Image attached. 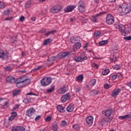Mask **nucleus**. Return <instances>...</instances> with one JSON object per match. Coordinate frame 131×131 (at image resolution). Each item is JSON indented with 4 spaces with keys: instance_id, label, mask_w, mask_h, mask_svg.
I'll return each mask as SVG.
<instances>
[{
    "instance_id": "nucleus-6",
    "label": "nucleus",
    "mask_w": 131,
    "mask_h": 131,
    "mask_svg": "<svg viewBox=\"0 0 131 131\" xmlns=\"http://www.w3.org/2000/svg\"><path fill=\"white\" fill-rule=\"evenodd\" d=\"M35 113V110L33 107H31L28 109L26 111V115L28 116V117H32L33 116V114Z\"/></svg>"
},
{
    "instance_id": "nucleus-28",
    "label": "nucleus",
    "mask_w": 131,
    "mask_h": 131,
    "mask_svg": "<svg viewBox=\"0 0 131 131\" xmlns=\"http://www.w3.org/2000/svg\"><path fill=\"white\" fill-rule=\"evenodd\" d=\"M98 94H99V91L96 90H93L90 92L91 96H97Z\"/></svg>"
},
{
    "instance_id": "nucleus-39",
    "label": "nucleus",
    "mask_w": 131,
    "mask_h": 131,
    "mask_svg": "<svg viewBox=\"0 0 131 131\" xmlns=\"http://www.w3.org/2000/svg\"><path fill=\"white\" fill-rule=\"evenodd\" d=\"M81 90V88L79 86L76 87L75 88V91L77 94L79 93V92H80Z\"/></svg>"
},
{
    "instance_id": "nucleus-26",
    "label": "nucleus",
    "mask_w": 131,
    "mask_h": 131,
    "mask_svg": "<svg viewBox=\"0 0 131 131\" xmlns=\"http://www.w3.org/2000/svg\"><path fill=\"white\" fill-rule=\"evenodd\" d=\"M57 32V31L56 30H52V31H50V32L47 33L45 34L46 36H49L51 35H54L55 34V33H56Z\"/></svg>"
},
{
    "instance_id": "nucleus-12",
    "label": "nucleus",
    "mask_w": 131,
    "mask_h": 131,
    "mask_svg": "<svg viewBox=\"0 0 131 131\" xmlns=\"http://www.w3.org/2000/svg\"><path fill=\"white\" fill-rule=\"evenodd\" d=\"M112 112H113V111L111 108L106 111H103L102 113L104 116H106V117H109V116H111V114H112Z\"/></svg>"
},
{
    "instance_id": "nucleus-17",
    "label": "nucleus",
    "mask_w": 131,
    "mask_h": 131,
    "mask_svg": "<svg viewBox=\"0 0 131 131\" xmlns=\"http://www.w3.org/2000/svg\"><path fill=\"white\" fill-rule=\"evenodd\" d=\"M6 81L11 83H14L16 82V78L12 76H9L6 78Z\"/></svg>"
},
{
    "instance_id": "nucleus-56",
    "label": "nucleus",
    "mask_w": 131,
    "mask_h": 131,
    "mask_svg": "<svg viewBox=\"0 0 131 131\" xmlns=\"http://www.w3.org/2000/svg\"><path fill=\"white\" fill-rule=\"evenodd\" d=\"M116 60H117V57H116V56L114 57L113 58H111V61H112V62H116Z\"/></svg>"
},
{
    "instance_id": "nucleus-46",
    "label": "nucleus",
    "mask_w": 131,
    "mask_h": 131,
    "mask_svg": "<svg viewBox=\"0 0 131 131\" xmlns=\"http://www.w3.org/2000/svg\"><path fill=\"white\" fill-rule=\"evenodd\" d=\"M114 69H115V70H119V69H120V67L118 64H116V66L114 68Z\"/></svg>"
},
{
    "instance_id": "nucleus-35",
    "label": "nucleus",
    "mask_w": 131,
    "mask_h": 131,
    "mask_svg": "<svg viewBox=\"0 0 131 131\" xmlns=\"http://www.w3.org/2000/svg\"><path fill=\"white\" fill-rule=\"evenodd\" d=\"M108 43V40H103L99 42V46H104V45H107Z\"/></svg>"
},
{
    "instance_id": "nucleus-37",
    "label": "nucleus",
    "mask_w": 131,
    "mask_h": 131,
    "mask_svg": "<svg viewBox=\"0 0 131 131\" xmlns=\"http://www.w3.org/2000/svg\"><path fill=\"white\" fill-rule=\"evenodd\" d=\"M17 131H25V128L23 126H17Z\"/></svg>"
},
{
    "instance_id": "nucleus-15",
    "label": "nucleus",
    "mask_w": 131,
    "mask_h": 131,
    "mask_svg": "<svg viewBox=\"0 0 131 131\" xmlns=\"http://www.w3.org/2000/svg\"><path fill=\"white\" fill-rule=\"evenodd\" d=\"M93 120L94 118L92 116H89L86 118V122L89 126H92V125H93Z\"/></svg>"
},
{
    "instance_id": "nucleus-32",
    "label": "nucleus",
    "mask_w": 131,
    "mask_h": 131,
    "mask_svg": "<svg viewBox=\"0 0 131 131\" xmlns=\"http://www.w3.org/2000/svg\"><path fill=\"white\" fill-rule=\"evenodd\" d=\"M51 42H52V41H51V39L48 38L44 40L43 44L44 46H47V45H48V43H51Z\"/></svg>"
},
{
    "instance_id": "nucleus-50",
    "label": "nucleus",
    "mask_w": 131,
    "mask_h": 131,
    "mask_svg": "<svg viewBox=\"0 0 131 131\" xmlns=\"http://www.w3.org/2000/svg\"><path fill=\"white\" fill-rule=\"evenodd\" d=\"M27 95H28V96H38L37 94H34L32 92L27 93Z\"/></svg>"
},
{
    "instance_id": "nucleus-54",
    "label": "nucleus",
    "mask_w": 131,
    "mask_h": 131,
    "mask_svg": "<svg viewBox=\"0 0 131 131\" xmlns=\"http://www.w3.org/2000/svg\"><path fill=\"white\" fill-rule=\"evenodd\" d=\"M51 119H52V117H51V116H49L46 119V121L47 122H49V121H51Z\"/></svg>"
},
{
    "instance_id": "nucleus-7",
    "label": "nucleus",
    "mask_w": 131,
    "mask_h": 131,
    "mask_svg": "<svg viewBox=\"0 0 131 131\" xmlns=\"http://www.w3.org/2000/svg\"><path fill=\"white\" fill-rule=\"evenodd\" d=\"M119 9H121L122 11V13L123 15H126V14H128L131 12L130 10L127 7V6L125 8L123 7V6L120 5L119 6Z\"/></svg>"
},
{
    "instance_id": "nucleus-5",
    "label": "nucleus",
    "mask_w": 131,
    "mask_h": 131,
    "mask_svg": "<svg viewBox=\"0 0 131 131\" xmlns=\"http://www.w3.org/2000/svg\"><path fill=\"white\" fill-rule=\"evenodd\" d=\"M114 17L112 14H108L106 17V22L108 25H111L114 23Z\"/></svg>"
},
{
    "instance_id": "nucleus-4",
    "label": "nucleus",
    "mask_w": 131,
    "mask_h": 131,
    "mask_svg": "<svg viewBox=\"0 0 131 131\" xmlns=\"http://www.w3.org/2000/svg\"><path fill=\"white\" fill-rule=\"evenodd\" d=\"M78 9L80 13H83L85 11V4L83 1H80L79 2Z\"/></svg>"
},
{
    "instance_id": "nucleus-58",
    "label": "nucleus",
    "mask_w": 131,
    "mask_h": 131,
    "mask_svg": "<svg viewBox=\"0 0 131 131\" xmlns=\"http://www.w3.org/2000/svg\"><path fill=\"white\" fill-rule=\"evenodd\" d=\"M12 131H17V126H13L11 129Z\"/></svg>"
},
{
    "instance_id": "nucleus-18",
    "label": "nucleus",
    "mask_w": 131,
    "mask_h": 131,
    "mask_svg": "<svg viewBox=\"0 0 131 131\" xmlns=\"http://www.w3.org/2000/svg\"><path fill=\"white\" fill-rule=\"evenodd\" d=\"M57 109L59 112H60L61 113H64L65 112V107H63L61 105H58L57 106Z\"/></svg>"
},
{
    "instance_id": "nucleus-42",
    "label": "nucleus",
    "mask_w": 131,
    "mask_h": 131,
    "mask_svg": "<svg viewBox=\"0 0 131 131\" xmlns=\"http://www.w3.org/2000/svg\"><path fill=\"white\" fill-rule=\"evenodd\" d=\"M5 7L6 4L4 2L0 1V9H5Z\"/></svg>"
},
{
    "instance_id": "nucleus-1",
    "label": "nucleus",
    "mask_w": 131,
    "mask_h": 131,
    "mask_svg": "<svg viewBox=\"0 0 131 131\" xmlns=\"http://www.w3.org/2000/svg\"><path fill=\"white\" fill-rule=\"evenodd\" d=\"M70 54V53L67 52L60 53L57 55V56L51 57L50 58L48 59L47 61L49 62V65H52V64L54 63V61H56L57 59L60 60V59H62V58H65V57H67Z\"/></svg>"
},
{
    "instance_id": "nucleus-11",
    "label": "nucleus",
    "mask_w": 131,
    "mask_h": 131,
    "mask_svg": "<svg viewBox=\"0 0 131 131\" xmlns=\"http://www.w3.org/2000/svg\"><path fill=\"white\" fill-rule=\"evenodd\" d=\"M9 53H5L2 50H0V58L3 59V60H5L6 58H8L9 57Z\"/></svg>"
},
{
    "instance_id": "nucleus-49",
    "label": "nucleus",
    "mask_w": 131,
    "mask_h": 131,
    "mask_svg": "<svg viewBox=\"0 0 131 131\" xmlns=\"http://www.w3.org/2000/svg\"><path fill=\"white\" fill-rule=\"evenodd\" d=\"M40 118H41V116L40 115L37 116L35 119V121H38V120H39V119H40Z\"/></svg>"
},
{
    "instance_id": "nucleus-45",
    "label": "nucleus",
    "mask_w": 131,
    "mask_h": 131,
    "mask_svg": "<svg viewBox=\"0 0 131 131\" xmlns=\"http://www.w3.org/2000/svg\"><path fill=\"white\" fill-rule=\"evenodd\" d=\"M61 125L62 126H66V125H67V122H66V121H62Z\"/></svg>"
},
{
    "instance_id": "nucleus-33",
    "label": "nucleus",
    "mask_w": 131,
    "mask_h": 131,
    "mask_svg": "<svg viewBox=\"0 0 131 131\" xmlns=\"http://www.w3.org/2000/svg\"><path fill=\"white\" fill-rule=\"evenodd\" d=\"M70 41L72 43H77V42H78V40H77V39L75 37L71 38Z\"/></svg>"
},
{
    "instance_id": "nucleus-55",
    "label": "nucleus",
    "mask_w": 131,
    "mask_h": 131,
    "mask_svg": "<svg viewBox=\"0 0 131 131\" xmlns=\"http://www.w3.org/2000/svg\"><path fill=\"white\" fill-rule=\"evenodd\" d=\"M110 85L108 84H104V89H105V90H108V89H109Z\"/></svg>"
},
{
    "instance_id": "nucleus-62",
    "label": "nucleus",
    "mask_w": 131,
    "mask_h": 131,
    "mask_svg": "<svg viewBox=\"0 0 131 131\" xmlns=\"http://www.w3.org/2000/svg\"><path fill=\"white\" fill-rule=\"evenodd\" d=\"M93 66L94 68H98V67H99V66H98V64H97L96 63H94Z\"/></svg>"
},
{
    "instance_id": "nucleus-30",
    "label": "nucleus",
    "mask_w": 131,
    "mask_h": 131,
    "mask_svg": "<svg viewBox=\"0 0 131 131\" xmlns=\"http://www.w3.org/2000/svg\"><path fill=\"white\" fill-rule=\"evenodd\" d=\"M110 72V71L109 69H103L102 72V74L103 75H107Z\"/></svg>"
},
{
    "instance_id": "nucleus-63",
    "label": "nucleus",
    "mask_w": 131,
    "mask_h": 131,
    "mask_svg": "<svg viewBox=\"0 0 131 131\" xmlns=\"http://www.w3.org/2000/svg\"><path fill=\"white\" fill-rule=\"evenodd\" d=\"M126 85L131 89V82L126 83Z\"/></svg>"
},
{
    "instance_id": "nucleus-2",
    "label": "nucleus",
    "mask_w": 131,
    "mask_h": 131,
    "mask_svg": "<svg viewBox=\"0 0 131 131\" xmlns=\"http://www.w3.org/2000/svg\"><path fill=\"white\" fill-rule=\"evenodd\" d=\"M62 10H63V6L61 5H55L50 8V12L52 14H58V13H60Z\"/></svg>"
},
{
    "instance_id": "nucleus-38",
    "label": "nucleus",
    "mask_w": 131,
    "mask_h": 131,
    "mask_svg": "<svg viewBox=\"0 0 131 131\" xmlns=\"http://www.w3.org/2000/svg\"><path fill=\"white\" fill-rule=\"evenodd\" d=\"M23 102L26 104H28V103H30V102H31V100L30 98L26 97V98L24 99Z\"/></svg>"
},
{
    "instance_id": "nucleus-22",
    "label": "nucleus",
    "mask_w": 131,
    "mask_h": 131,
    "mask_svg": "<svg viewBox=\"0 0 131 131\" xmlns=\"http://www.w3.org/2000/svg\"><path fill=\"white\" fill-rule=\"evenodd\" d=\"M12 116H10L9 118V120L10 121H12V120H14V119L15 118V117H16V116H17V113L16 112H13L12 113Z\"/></svg>"
},
{
    "instance_id": "nucleus-31",
    "label": "nucleus",
    "mask_w": 131,
    "mask_h": 131,
    "mask_svg": "<svg viewBox=\"0 0 131 131\" xmlns=\"http://www.w3.org/2000/svg\"><path fill=\"white\" fill-rule=\"evenodd\" d=\"M33 3V1L32 0H30L27 2L26 4V8H30V6H31V4Z\"/></svg>"
},
{
    "instance_id": "nucleus-40",
    "label": "nucleus",
    "mask_w": 131,
    "mask_h": 131,
    "mask_svg": "<svg viewBox=\"0 0 131 131\" xmlns=\"http://www.w3.org/2000/svg\"><path fill=\"white\" fill-rule=\"evenodd\" d=\"M52 129L55 131L58 130V125L57 124H54L52 125Z\"/></svg>"
},
{
    "instance_id": "nucleus-60",
    "label": "nucleus",
    "mask_w": 131,
    "mask_h": 131,
    "mask_svg": "<svg viewBox=\"0 0 131 131\" xmlns=\"http://www.w3.org/2000/svg\"><path fill=\"white\" fill-rule=\"evenodd\" d=\"M11 19H13V17H7L5 18V20L7 21H10Z\"/></svg>"
},
{
    "instance_id": "nucleus-23",
    "label": "nucleus",
    "mask_w": 131,
    "mask_h": 131,
    "mask_svg": "<svg viewBox=\"0 0 131 131\" xmlns=\"http://www.w3.org/2000/svg\"><path fill=\"white\" fill-rule=\"evenodd\" d=\"M80 47H81V43L79 42L76 43L75 46H74V48H73V52H75V49H74V48H76L77 50H79V49H80Z\"/></svg>"
},
{
    "instance_id": "nucleus-21",
    "label": "nucleus",
    "mask_w": 131,
    "mask_h": 131,
    "mask_svg": "<svg viewBox=\"0 0 131 131\" xmlns=\"http://www.w3.org/2000/svg\"><path fill=\"white\" fill-rule=\"evenodd\" d=\"M24 81L23 83H24V84L25 85H28V84H29L30 83V82H31V80L30 79L26 78H25V77L24 79Z\"/></svg>"
},
{
    "instance_id": "nucleus-34",
    "label": "nucleus",
    "mask_w": 131,
    "mask_h": 131,
    "mask_svg": "<svg viewBox=\"0 0 131 131\" xmlns=\"http://www.w3.org/2000/svg\"><path fill=\"white\" fill-rule=\"evenodd\" d=\"M73 128L76 130H78L80 127H79V125L78 124H75L73 125Z\"/></svg>"
},
{
    "instance_id": "nucleus-36",
    "label": "nucleus",
    "mask_w": 131,
    "mask_h": 131,
    "mask_svg": "<svg viewBox=\"0 0 131 131\" xmlns=\"http://www.w3.org/2000/svg\"><path fill=\"white\" fill-rule=\"evenodd\" d=\"M54 91H55V86H51V88L50 89L47 90V93H53Z\"/></svg>"
},
{
    "instance_id": "nucleus-51",
    "label": "nucleus",
    "mask_w": 131,
    "mask_h": 131,
    "mask_svg": "<svg viewBox=\"0 0 131 131\" xmlns=\"http://www.w3.org/2000/svg\"><path fill=\"white\" fill-rule=\"evenodd\" d=\"M5 15H10V9H8L4 11Z\"/></svg>"
},
{
    "instance_id": "nucleus-47",
    "label": "nucleus",
    "mask_w": 131,
    "mask_h": 131,
    "mask_svg": "<svg viewBox=\"0 0 131 131\" xmlns=\"http://www.w3.org/2000/svg\"><path fill=\"white\" fill-rule=\"evenodd\" d=\"M124 39L125 40H131V36L124 37Z\"/></svg>"
},
{
    "instance_id": "nucleus-27",
    "label": "nucleus",
    "mask_w": 131,
    "mask_h": 131,
    "mask_svg": "<svg viewBox=\"0 0 131 131\" xmlns=\"http://www.w3.org/2000/svg\"><path fill=\"white\" fill-rule=\"evenodd\" d=\"M25 77H19L17 79V84H19V83H22L24 81Z\"/></svg>"
},
{
    "instance_id": "nucleus-3",
    "label": "nucleus",
    "mask_w": 131,
    "mask_h": 131,
    "mask_svg": "<svg viewBox=\"0 0 131 131\" xmlns=\"http://www.w3.org/2000/svg\"><path fill=\"white\" fill-rule=\"evenodd\" d=\"M51 82H52V78L49 77H45L43 78L41 81V83L43 86H47V85H49Z\"/></svg>"
},
{
    "instance_id": "nucleus-14",
    "label": "nucleus",
    "mask_w": 131,
    "mask_h": 131,
    "mask_svg": "<svg viewBox=\"0 0 131 131\" xmlns=\"http://www.w3.org/2000/svg\"><path fill=\"white\" fill-rule=\"evenodd\" d=\"M76 7L74 5H69L66 9H64L65 13H69L72 12L73 10H74Z\"/></svg>"
},
{
    "instance_id": "nucleus-41",
    "label": "nucleus",
    "mask_w": 131,
    "mask_h": 131,
    "mask_svg": "<svg viewBox=\"0 0 131 131\" xmlns=\"http://www.w3.org/2000/svg\"><path fill=\"white\" fill-rule=\"evenodd\" d=\"M90 85H92V86L95 85V84H96V79H93L92 80H91V81L89 82Z\"/></svg>"
},
{
    "instance_id": "nucleus-59",
    "label": "nucleus",
    "mask_w": 131,
    "mask_h": 131,
    "mask_svg": "<svg viewBox=\"0 0 131 131\" xmlns=\"http://www.w3.org/2000/svg\"><path fill=\"white\" fill-rule=\"evenodd\" d=\"M41 68H42V67L40 66V67H37L36 69H34V70H35V71H37V70H39V69H41Z\"/></svg>"
},
{
    "instance_id": "nucleus-29",
    "label": "nucleus",
    "mask_w": 131,
    "mask_h": 131,
    "mask_svg": "<svg viewBox=\"0 0 131 131\" xmlns=\"http://www.w3.org/2000/svg\"><path fill=\"white\" fill-rule=\"evenodd\" d=\"M101 36V32L100 31H97L94 33V37L99 38Z\"/></svg>"
},
{
    "instance_id": "nucleus-48",
    "label": "nucleus",
    "mask_w": 131,
    "mask_h": 131,
    "mask_svg": "<svg viewBox=\"0 0 131 131\" xmlns=\"http://www.w3.org/2000/svg\"><path fill=\"white\" fill-rule=\"evenodd\" d=\"M119 76L116 74H115L112 76V79H116V78H119Z\"/></svg>"
},
{
    "instance_id": "nucleus-16",
    "label": "nucleus",
    "mask_w": 131,
    "mask_h": 131,
    "mask_svg": "<svg viewBox=\"0 0 131 131\" xmlns=\"http://www.w3.org/2000/svg\"><path fill=\"white\" fill-rule=\"evenodd\" d=\"M120 92H121V89H115L112 92V94H111V96H112V97H114L115 98H116V97L118 96V94H119Z\"/></svg>"
},
{
    "instance_id": "nucleus-25",
    "label": "nucleus",
    "mask_w": 131,
    "mask_h": 131,
    "mask_svg": "<svg viewBox=\"0 0 131 131\" xmlns=\"http://www.w3.org/2000/svg\"><path fill=\"white\" fill-rule=\"evenodd\" d=\"M119 119H121V120H123V119H125L126 118H131V115H125L124 116H120L119 117Z\"/></svg>"
},
{
    "instance_id": "nucleus-9",
    "label": "nucleus",
    "mask_w": 131,
    "mask_h": 131,
    "mask_svg": "<svg viewBox=\"0 0 131 131\" xmlns=\"http://www.w3.org/2000/svg\"><path fill=\"white\" fill-rule=\"evenodd\" d=\"M103 14H104V12H100L96 14L95 16H92L91 17V21H92V22H94V23H97L98 22V17H99V16L103 15Z\"/></svg>"
},
{
    "instance_id": "nucleus-20",
    "label": "nucleus",
    "mask_w": 131,
    "mask_h": 131,
    "mask_svg": "<svg viewBox=\"0 0 131 131\" xmlns=\"http://www.w3.org/2000/svg\"><path fill=\"white\" fill-rule=\"evenodd\" d=\"M112 119L111 118H110V117H107V118H105V117H103L101 119V122L102 123H104V122H110V121H111Z\"/></svg>"
},
{
    "instance_id": "nucleus-43",
    "label": "nucleus",
    "mask_w": 131,
    "mask_h": 131,
    "mask_svg": "<svg viewBox=\"0 0 131 131\" xmlns=\"http://www.w3.org/2000/svg\"><path fill=\"white\" fill-rule=\"evenodd\" d=\"M77 80L78 81H82V80L83 79V76L82 75H79L77 77Z\"/></svg>"
},
{
    "instance_id": "nucleus-8",
    "label": "nucleus",
    "mask_w": 131,
    "mask_h": 131,
    "mask_svg": "<svg viewBox=\"0 0 131 131\" xmlns=\"http://www.w3.org/2000/svg\"><path fill=\"white\" fill-rule=\"evenodd\" d=\"M70 98H71L70 94L67 93L66 94L62 96L61 101L62 102V103H64V102H66V101H68V100H70Z\"/></svg>"
},
{
    "instance_id": "nucleus-44",
    "label": "nucleus",
    "mask_w": 131,
    "mask_h": 131,
    "mask_svg": "<svg viewBox=\"0 0 131 131\" xmlns=\"http://www.w3.org/2000/svg\"><path fill=\"white\" fill-rule=\"evenodd\" d=\"M3 106L4 108H8V107H9V101H6L5 102H4V104L3 105Z\"/></svg>"
},
{
    "instance_id": "nucleus-64",
    "label": "nucleus",
    "mask_w": 131,
    "mask_h": 131,
    "mask_svg": "<svg viewBox=\"0 0 131 131\" xmlns=\"http://www.w3.org/2000/svg\"><path fill=\"white\" fill-rule=\"evenodd\" d=\"M13 96H17V91H13Z\"/></svg>"
},
{
    "instance_id": "nucleus-19",
    "label": "nucleus",
    "mask_w": 131,
    "mask_h": 131,
    "mask_svg": "<svg viewBox=\"0 0 131 131\" xmlns=\"http://www.w3.org/2000/svg\"><path fill=\"white\" fill-rule=\"evenodd\" d=\"M74 110V104H71L67 107V111L68 112H72Z\"/></svg>"
},
{
    "instance_id": "nucleus-57",
    "label": "nucleus",
    "mask_w": 131,
    "mask_h": 131,
    "mask_svg": "<svg viewBox=\"0 0 131 131\" xmlns=\"http://www.w3.org/2000/svg\"><path fill=\"white\" fill-rule=\"evenodd\" d=\"M24 20H25V17L24 16H21L19 18V20L21 22H23V21H24Z\"/></svg>"
},
{
    "instance_id": "nucleus-53",
    "label": "nucleus",
    "mask_w": 131,
    "mask_h": 131,
    "mask_svg": "<svg viewBox=\"0 0 131 131\" xmlns=\"http://www.w3.org/2000/svg\"><path fill=\"white\" fill-rule=\"evenodd\" d=\"M5 70H6V71H11L12 70V68H11L10 67H7L5 68Z\"/></svg>"
},
{
    "instance_id": "nucleus-52",
    "label": "nucleus",
    "mask_w": 131,
    "mask_h": 131,
    "mask_svg": "<svg viewBox=\"0 0 131 131\" xmlns=\"http://www.w3.org/2000/svg\"><path fill=\"white\" fill-rule=\"evenodd\" d=\"M11 42H17V41L16 40V38L15 37H12L11 39Z\"/></svg>"
},
{
    "instance_id": "nucleus-13",
    "label": "nucleus",
    "mask_w": 131,
    "mask_h": 131,
    "mask_svg": "<svg viewBox=\"0 0 131 131\" xmlns=\"http://www.w3.org/2000/svg\"><path fill=\"white\" fill-rule=\"evenodd\" d=\"M68 91V87L66 86H63L62 88H60V89H58V94H65V93H67Z\"/></svg>"
},
{
    "instance_id": "nucleus-10",
    "label": "nucleus",
    "mask_w": 131,
    "mask_h": 131,
    "mask_svg": "<svg viewBox=\"0 0 131 131\" xmlns=\"http://www.w3.org/2000/svg\"><path fill=\"white\" fill-rule=\"evenodd\" d=\"M117 28L120 31L122 32L124 36H126V32H125V27L122 25H119L117 27Z\"/></svg>"
},
{
    "instance_id": "nucleus-24",
    "label": "nucleus",
    "mask_w": 131,
    "mask_h": 131,
    "mask_svg": "<svg viewBox=\"0 0 131 131\" xmlns=\"http://www.w3.org/2000/svg\"><path fill=\"white\" fill-rule=\"evenodd\" d=\"M73 60L75 62H82V58L80 57V56H75L74 57Z\"/></svg>"
},
{
    "instance_id": "nucleus-61",
    "label": "nucleus",
    "mask_w": 131,
    "mask_h": 131,
    "mask_svg": "<svg viewBox=\"0 0 131 131\" xmlns=\"http://www.w3.org/2000/svg\"><path fill=\"white\" fill-rule=\"evenodd\" d=\"M127 7L129 8V10H130V11H131V4H127Z\"/></svg>"
}]
</instances>
